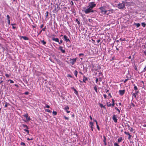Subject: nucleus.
Instances as JSON below:
<instances>
[{
  "instance_id": "79ce46f5",
  "label": "nucleus",
  "mask_w": 146,
  "mask_h": 146,
  "mask_svg": "<svg viewBox=\"0 0 146 146\" xmlns=\"http://www.w3.org/2000/svg\"><path fill=\"white\" fill-rule=\"evenodd\" d=\"M46 106L45 107H44V108H50V106L48 105H46Z\"/></svg>"
},
{
  "instance_id": "a19ab883",
  "label": "nucleus",
  "mask_w": 146,
  "mask_h": 146,
  "mask_svg": "<svg viewBox=\"0 0 146 146\" xmlns=\"http://www.w3.org/2000/svg\"><path fill=\"white\" fill-rule=\"evenodd\" d=\"M33 139V138H31V139H30L29 138H28L27 139L28 141H30L31 140H32Z\"/></svg>"
},
{
  "instance_id": "6e6d98bb",
  "label": "nucleus",
  "mask_w": 146,
  "mask_h": 146,
  "mask_svg": "<svg viewBox=\"0 0 146 146\" xmlns=\"http://www.w3.org/2000/svg\"><path fill=\"white\" fill-rule=\"evenodd\" d=\"M132 95L133 96H134L135 98H136V95H135V94L133 93V94Z\"/></svg>"
},
{
  "instance_id": "13d9d810",
  "label": "nucleus",
  "mask_w": 146,
  "mask_h": 146,
  "mask_svg": "<svg viewBox=\"0 0 146 146\" xmlns=\"http://www.w3.org/2000/svg\"><path fill=\"white\" fill-rule=\"evenodd\" d=\"M98 78H96V83H97L98 82Z\"/></svg>"
},
{
  "instance_id": "37998d69",
  "label": "nucleus",
  "mask_w": 146,
  "mask_h": 146,
  "mask_svg": "<svg viewBox=\"0 0 146 146\" xmlns=\"http://www.w3.org/2000/svg\"><path fill=\"white\" fill-rule=\"evenodd\" d=\"M46 29V27H44V28H43L41 30L42 31H45V29Z\"/></svg>"
},
{
  "instance_id": "49530a36",
  "label": "nucleus",
  "mask_w": 146,
  "mask_h": 146,
  "mask_svg": "<svg viewBox=\"0 0 146 146\" xmlns=\"http://www.w3.org/2000/svg\"><path fill=\"white\" fill-rule=\"evenodd\" d=\"M64 117L65 119H66L68 120L69 119V118L66 117V116H64Z\"/></svg>"
},
{
  "instance_id": "e433bc0d",
  "label": "nucleus",
  "mask_w": 146,
  "mask_h": 146,
  "mask_svg": "<svg viewBox=\"0 0 146 146\" xmlns=\"http://www.w3.org/2000/svg\"><path fill=\"white\" fill-rule=\"evenodd\" d=\"M114 146H119L118 144L117 143H114Z\"/></svg>"
},
{
  "instance_id": "39448f33",
  "label": "nucleus",
  "mask_w": 146,
  "mask_h": 146,
  "mask_svg": "<svg viewBox=\"0 0 146 146\" xmlns=\"http://www.w3.org/2000/svg\"><path fill=\"white\" fill-rule=\"evenodd\" d=\"M90 126L91 127V129L92 130V131H93V129H94V124L92 122H90Z\"/></svg>"
},
{
  "instance_id": "8fccbe9b",
  "label": "nucleus",
  "mask_w": 146,
  "mask_h": 146,
  "mask_svg": "<svg viewBox=\"0 0 146 146\" xmlns=\"http://www.w3.org/2000/svg\"><path fill=\"white\" fill-rule=\"evenodd\" d=\"M8 23L9 25L10 24V20H8Z\"/></svg>"
},
{
  "instance_id": "7ed1b4c3",
  "label": "nucleus",
  "mask_w": 146,
  "mask_h": 146,
  "mask_svg": "<svg viewBox=\"0 0 146 146\" xmlns=\"http://www.w3.org/2000/svg\"><path fill=\"white\" fill-rule=\"evenodd\" d=\"M94 12L93 10H91L89 7L84 10V12L86 14H88L90 12Z\"/></svg>"
},
{
  "instance_id": "9b49d317",
  "label": "nucleus",
  "mask_w": 146,
  "mask_h": 146,
  "mask_svg": "<svg viewBox=\"0 0 146 146\" xmlns=\"http://www.w3.org/2000/svg\"><path fill=\"white\" fill-rule=\"evenodd\" d=\"M52 40L55 41L56 42H59V39L58 38H55L54 37H52Z\"/></svg>"
},
{
  "instance_id": "393cba45",
  "label": "nucleus",
  "mask_w": 146,
  "mask_h": 146,
  "mask_svg": "<svg viewBox=\"0 0 146 146\" xmlns=\"http://www.w3.org/2000/svg\"><path fill=\"white\" fill-rule=\"evenodd\" d=\"M45 111H47L49 113H51L52 112V111H50V110H48V109H46L45 110Z\"/></svg>"
},
{
  "instance_id": "4be33fe9",
  "label": "nucleus",
  "mask_w": 146,
  "mask_h": 146,
  "mask_svg": "<svg viewBox=\"0 0 146 146\" xmlns=\"http://www.w3.org/2000/svg\"><path fill=\"white\" fill-rule=\"evenodd\" d=\"M24 131H26L27 133V134H29V130H28L27 129H24Z\"/></svg>"
},
{
  "instance_id": "a878e982",
  "label": "nucleus",
  "mask_w": 146,
  "mask_h": 146,
  "mask_svg": "<svg viewBox=\"0 0 146 146\" xmlns=\"http://www.w3.org/2000/svg\"><path fill=\"white\" fill-rule=\"evenodd\" d=\"M94 89L95 90V91L97 93L98 92L97 90V88L96 86H95L94 88Z\"/></svg>"
},
{
  "instance_id": "5fc2aeb1",
  "label": "nucleus",
  "mask_w": 146,
  "mask_h": 146,
  "mask_svg": "<svg viewBox=\"0 0 146 146\" xmlns=\"http://www.w3.org/2000/svg\"><path fill=\"white\" fill-rule=\"evenodd\" d=\"M104 97L105 98H106L107 97V95L106 94H104Z\"/></svg>"
},
{
  "instance_id": "cd10ccee",
  "label": "nucleus",
  "mask_w": 146,
  "mask_h": 146,
  "mask_svg": "<svg viewBox=\"0 0 146 146\" xmlns=\"http://www.w3.org/2000/svg\"><path fill=\"white\" fill-rule=\"evenodd\" d=\"M22 125L24 126V127H26V128H27V129H29V127H28L27 126V125H25V124H23Z\"/></svg>"
},
{
  "instance_id": "774afa93",
  "label": "nucleus",
  "mask_w": 146,
  "mask_h": 146,
  "mask_svg": "<svg viewBox=\"0 0 146 146\" xmlns=\"http://www.w3.org/2000/svg\"><path fill=\"white\" fill-rule=\"evenodd\" d=\"M146 66L145 67V68L144 69V71L146 70Z\"/></svg>"
},
{
  "instance_id": "c756f323",
  "label": "nucleus",
  "mask_w": 146,
  "mask_h": 146,
  "mask_svg": "<svg viewBox=\"0 0 146 146\" xmlns=\"http://www.w3.org/2000/svg\"><path fill=\"white\" fill-rule=\"evenodd\" d=\"M128 135H129L128 139H130L131 138V135L129 133H128Z\"/></svg>"
},
{
  "instance_id": "6ab92c4d",
  "label": "nucleus",
  "mask_w": 146,
  "mask_h": 146,
  "mask_svg": "<svg viewBox=\"0 0 146 146\" xmlns=\"http://www.w3.org/2000/svg\"><path fill=\"white\" fill-rule=\"evenodd\" d=\"M74 93L77 95H78V92L76 90V89H74Z\"/></svg>"
},
{
  "instance_id": "1a4fd4ad",
  "label": "nucleus",
  "mask_w": 146,
  "mask_h": 146,
  "mask_svg": "<svg viewBox=\"0 0 146 146\" xmlns=\"http://www.w3.org/2000/svg\"><path fill=\"white\" fill-rule=\"evenodd\" d=\"M112 119L116 123L117 122V119L116 118L115 115H113Z\"/></svg>"
},
{
  "instance_id": "338daca9",
  "label": "nucleus",
  "mask_w": 146,
  "mask_h": 146,
  "mask_svg": "<svg viewBox=\"0 0 146 146\" xmlns=\"http://www.w3.org/2000/svg\"><path fill=\"white\" fill-rule=\"evenodd\" d=\"M139 92V91L135 92V94H137Z\"/></svg>"
},
{
  "instance_id": "3c124183",
  "label": "nucleus",
  "mask_w": 146,
  "mask_h": 146,
  "mask_svg": "<svg viewBox=\"0 0 146 146\" xmlns=\"http://www.w3.org/2000/svg\"><path fill=\"white\" fill-rule=\"evenodd\" d=\"M96 126H97V128L98 129V130H100V128H99V127L98 125H97Z\"/></svg>"
},
{
  "instance_id": "e2e57ef3",
  "label": "nucleus",
  "mask_w": 146,
  "mask_h": 146,
  "mask_svg": "<svg viewBox=\"0 0 146 146\" xmlns=\"http://www.w3.org/2000/svg\"><path fill=\"white\" fill-rule=\"evenodd\" d=\"M97 41L98 43H99V42H100V39L98 40H97Z\"/></svg>"
},
{
  "instance_id": "a211bd4d",
  "label": "nucleus",
  "mask_w": 146,
  "mask_h": 146,
  "mask_svg": "<svg viewBox=\"0 0 146 146\" xmlns=\"http://www.w3.org/2000/svg\"><path fill=\"white\" fill-rule=\"evenodd\" d=\"M40 41L41 43H42L43 45H45L46 43V42L44 40H41Z\"/></svg>"
},
{
  "instance_id": "c9c22d12",
  "label": "nucleus",
  "mask_w": 146,
  "mask_h": 146,
  "mask_svg": "<svg viewBox=\"0 0 146 146\" xmlns=\"http://www.w3.org/2000/svg\"><path fill=\"white\" fill-rule=\"evenodd\" d=\"M134 89L135 90H137V88L136 86H135L134 87Z\"/></svg>"
},
{
  "instance_id": "69168bd1",
  "label": "nucleus",
  "mask_w": 146,
  "mask_h": 146,
  "mask_svg": "<svg viewBox=\"0 0 146 146\" xmlns=\"http://www.w3.org/2000/svg\"><path fill=\"white\" fill-rule=\"evenodd\" d=\"M42 31L41 30L39 33H38V35H39L42 32Z\"/></svg>"
},
{
  "instance_id": "72a5a7b5",
  "label": "nucleus",
  "mask_w": 146,
  "mask_h": 146,
  "mask_svg": "<svg viewBox=\"0 0 146 146\" xmlns=\"http://www.w3.org/2000/svg\"><path fill=\"white\" fill-rule=\"evenodd\" d=\"M76 22H77V23L79 25L80 24V22L78 21V20L77 19H76Z\"/></svg>"
},
{
  "instance_id": "20e7f679",
  "label": "nucleus",
  "mask_w": 146,
  "mask_h": 146,
  "mask_svg": "<svg viewBox=\"0 0 146 146\" xmlns=\"http://www.w3.org/2000/svg\"><path fill=\"white\" fill-rule=\"evenodd\" d=\"M77 58H76L72 59H70V63L72 65H74L75 62H76Z\"/></svg>"
},
{
  "instance_id": "7c9ffc66",
  "label": "nucleus",
  "mask_w": 146,
  "mask_h": 146,
  "mask_svg": "<svg viewBox=\"0 0 146 146\" xmlns=\"http://www.w3.org/2000/svg\"><path fill=\"white\" fill-rule=\"evenodd\" d=\"M57 112L56 111H53V112H52V113L53 114H54V115H56L57 114Z\"/></svg>"
},
{
  "instance_id": "ddd939ff",
  "label": "nucleus",
  "mask_w": 146,
  "mask_h": 146,
  "mask_svg": "<svg viewBox=\"0 0 146 146\" xmlns=\"http://www.w3.org/2000/svg\"><path fill=\"white\" fill-rule=\"evenodd\" d=\"M99 9L101 11L102 13H103L104 11L105 10V9L103 7L99 8Z\"/></svg>"
},
{
  "instance_id": "0e129e2a",
  "label": "nucleus",
  "mask_w": 146,
  "mask_h": 146,
  "mask_svg": "<svg viewBox=\"0 0 146 146\" xmlns=\"http://www.w3.org/2000/svg\"><path fill=\"white\" fill-rule=\"evenodd\" d=\"M124 133H125V134H127V135H128V133H128V132H126V131L125 132H124Z\"/></svg>"
},
{
  "instance_id": "4d7b16f0",
  "label": "nucleus",
  "mask_w": 146,
  "mask_h": 146,
  "mask_svg": "<svg viewBox=\"0 0 146 146\" xmlns=\"http://www.w3.org/2000/svg\"><path fill=\"white\" fill-rule=\"evenodd\" d=\"M29 93L28 92H25V95H28L29 94Z\"/></svg>"
},
{
  "instance_id": "4c0bfd02",
  "label": "nucleus",
  "mask_w": 146,
  "mask_h": 146,
  "mask_svg": "<svg viewBox=\"0 0 146 146\" xmlns=\"http://www.w3.org/2000/svg\"><path fill=\"white\" fill-rule=\"evenodd\" d=\"M115 109L117 110V111H118V112H119V113H120V110H119L118 109V108H117V107H116L115 108Z\"/></svg>"
},
{
  "instance_id": "ea45409f",
  "label": "nucleus",
  "mask_w": 146,
  "mask_h": 146,
  "mask_svg": "<svg viewBox=\"0 0 146 146\" xmlns=\"http://www.w3.org/2000/svg\"><path fill=\"white\" fill-rule=\"evenodd\" d=\"M67 77H68L72 78V76L70 74H68Z\"/></svg>"
},
{
  "instance_id": "4468645a",
  "label": "nucleus",
  "mask_w": 146,
  "mask_h": 146,
  "mask_svg": "<svg viewBox=\"0 0 146 146\" xmlns=\"http://www.w3.org/2000/svg\"><path fill=\"white\" fill-rule=\"evenodd\" d=\"M55 8L53 10V11H55L56 9V8H58V5L57 4H56L54 5Z\"/></svg>"
},
{
  "instance_id": "f257e3e1",
  "label": "nucleus",
  "mask_w": 146,
  "mask_h": 146,
  "mask_svg": "<svg viewBox=\"0 0 146 146\" xmlns=\"http://www.w3.org/2000/svg\"><path fill=\"white\" fill-rule=\"evenodd\" d=\"M116 7L119 9H122L125 7V2L123 1L122 3H119L117 4Z\"/></svg>"
},
{
  "instance_id": "052dcab7",
  "label": "nucleus",
  "mask_w": 146,
  "mask_h": 146,
  "mask_svg": "<svg viewBox=\"0 0 146 146\" xmlns=\"http://www.w3.org/2000/svg\"><path fill=\"white\" fill-rule=\"evenodd\" d=\"M7 103H6L5 105V107H7Z\"/></svg>"
},
{
  "instance_id": "603ef678",
  "label": "nucleus",
  "mask_w": 146,
  "mask_h": 146,
  "mask_svg": "<svg viewBox=\"0 0 146 146\" xmlns=\"http://www.w3.org/2000/svg\"><path fill=\"white\" fill-rule=\"evenodd\" d=\"M79 56H83L84 54L82 53H80L79 54Z\"/></svg>"
},
{
  "instance_id": "2eb2a0df",
  "label": "nucleus",
  "mask_w": 146,
  "mask_h": 146,
  "mask_svg": "<svg viewBox=\"0 0 146 146\" xmlns=\"http://www.w3.org/2000/svg\"><path fill=\"white\" fill-rule=\"evenodd\" d=\"M88 79L85 76H84L83 82L86 83V81Z\"/></svg>"
},
{
  "instance_id": "aec40b11",
  "label": "nucleus",
  "mask_w": 146,
  "mask_h": 146,
  "mask_svg": "<svg viewBox=\"0 0 146 146\" xmlns=\"http://www.w3.org/2000/svg\"><path fill=\"white\" fill-rule=\"evenodd\" d=\"M141 25L143 27H145L146 24L144 23H141Z\"/></svg>"
},
{
  "instance_id": "c03bdc74",
  "label": "nucleus",
  "mask_w": 146,
  "mask_h": 146,
  "mask_svg": "<svg viewBox=\"0 0 146 146\" xmlns=\"http://www.w3.org/2000/svg\"><path fill=\"white\" fill-rule=\"evenodd\" d=\"M21 145H25V143L23 142H21Z\"/></svg>"
},
{
  "instance_id": "f03ea898",
  "label": "nucleus",
  "mask_w": 146,
  "mask_h": 146,
  "mask_svg": "<svg viewBox=\"0 0 146 146\" xmlns=\"http://www.w3.org/2000/svg\"><path fill=\"white\" fill-rule=\"evenodd\" d=\"M96 4L94 3V2H92L89 3V5L88 7H89L91 10L96 6Z\"/></svg>"
},
{
  "instance_id": "473e14b6",
  "label": "nucleus",
  "mask_w": 146,
  "mask_h": 146,
  "mask_svg": "<svg viewBox=\"0 0 146 146\" xmlns=\"http://www.w3.org/2000/svg\"><path fill=\"white\" fill-rule=\"evenodd\" d=\"M56 60L59 64L60 62V60L58 59H56Z\"/></svg>"
},
{
  "instance_id": "f8f14e48",
  "label": "nucleus",
  "mask_w": 146,
  "mask_h": 146,
  "mask_svg": "<svg viewBox=\"0 0 146 146\" xmlns=\"http://www.w3.org/2000/svg\"><path fill=\"white\" fill-rule=\"evenodd\" d=\"M21 37L23 38L25 40H28L29 39V38L26 36H22Z\"/></svg>"
},
{
  "instance_id": "dca6fc26",
  "label": "nucleus",
  "mask_w": 146,
  "mask_h": 146,
  "mask_svg": "<svg viewBox=\"0 0 146 146\" xmlns=\"http://www.w3.org/2000/svg\"><path fill=\"white\" fill-rule=\"evenodd\" d=\"M74 74L75 76L76 77H77V74H78V72L77 70H75L74 71Z\"/></svg>"
},
{
  "instance_id": "bf43d9fd",
  "label": "nucleus",
  "mask_w": 146,
  "mask_h": 146,
  "mask_svg": "<svg viewBox=\"0 0 146 146\" xmlns=\"http://www.w3.org/2000/svg\"><path fill=\"white\" fill-rule=\"evenodd\" d=\"M111 106H112L113 107L114 106L115 104L114 102H113V103L112 104H111Z\"/></svg>"
},
{
  "instance_id": "f704fd0d",
  "label": "nucleus",
  "mask_w": 146,
  "mask_h": 146,
  "mask_svg": "<svg viewBox=\"0 0 146 146\" xmlns=\"http://www.w3.org/2000/svg\"><path fill=\"white\" fill-rule=\"evenodd\" d=\"M7 18L8 20H10V17L9 15H7Z\"/></svg>"
},
{
  "instance_id": "a18cd8bd",
  "label": "nucleus",
  "mask_w": 146,
  "mask_h": 146,
  "mask_svg": "<svg viewBox=\"0 0 146 146\" xmlns=\"http://www.w3.org/2000/svg\"><path fill=\"white\" fill-rule=\"evenodd\" d=\"M5 76L7 77V78H9V76L8 74H5Z\"/></svg>"
},
{
  "instance_id": "bb28decb",
  "label": "nucleus",
  "mask_w": 146,
  "mask_h": 146,
  "mask_svg": "<svg viewBox=\"0 0 146 146\" xmlns=\"http://www.w3.org/2000/svg\"><path fill=\"white\" fill-rule=\"evenodd\" d=\"M100 105L101 108H105V106H103L102 104H100Z\"/></svg>"
},
{
  "instance_id": "de8ad7c7",
  "label": "nucleus",
  "mask_w": 146,
  "mask_h": 146,
  "mask_svg": "<svg viewBox=\"0 0 146 146\" xmlns=\"http://www.w3.org/2000/svg\"><path fill=\"white\" fill-rule=\"evenodd\" d=\"M62 42H63V41L62 40H61L60 41V42H59V44H60L61 43H62Z\"/></svg>"
},
{
  "instance_id": "0eeeda50",
  "label": "nucleus",
  "mask_w": 146,
  "mask_h": 146,
  "mask_svg": "<svg viewBox=\"0 0 146 146\" xmlns=\"http://www.w3.org/2000/svg\"><path fill=\"white\" fill-rule=\"evenodd\" d=\"M64 40L66 42L70 41L69 39L68 38V37L66 35L64 36Z\"/></svg>"
},
{
  "instance_id": "2f4dec72",
  "label": "nucleus",
  "mask_w": 146,
  "mask_h": 146,
  "mask_svg": "<svg viewBox=\"0 0 146 146\" xmlns=\"http://www.w3.org/2000/svg\"><path fill=\"white\" fill-rule=\"evenodd\" d=\"M121 140H122V138H119L118 139V142H120L121 141Z\"/></svg>"
},
{
  "instance_id": "9d476101",
  "label": "nucleus",
  "mask_w": 146,
  "mask_h": 146,
  "mask_svg": "<svg viewBox=\"0 0 146 146\" xmlns=\"http://www.w3.org/2000/svg\"><path fill=\"white\" fill-rule=\"evenodd\" d=\"M62 48L63 47L62 46H60L59 47V49H60L63 53H65L66 52V51L64 50H63Z\"/></svg>"
},
{
  "instance_id": "864d4df0",
  "label": "nucleus",
  "mask_w": 146,
  "mask_h": 146,
  "mask_svg": "<svg viewBox=\"0 0 146 146\" xmlns=\"http://www.w3.org/2000/svg\"><path fill=\"white\" fill-rule=\"evenodd\" d=\"M128 80V79H125V80H124V82L125 83H126V82H127V81Z\"/></svg>"
},
{
  "instance_id": "680f3d73",
  "label": "nucleus",
  "mask_w": 146,
  "mask_h": 146,
  "mask_svg": "<svg viewBox=\"0 0 146 146\" xmlns=\"http://www.w3.org/2000/svg\"><path fill=\"white\" fill-rule=\"evenodd\" d=\"M43 26H44L43 24L41 25L40 26V28H42L43 27Z\"/></svg>"
},
{
  "instance_id": "6e6552de",
  "label": "nucleus",
  "mask_w": 146,
  "mask_h": 146,
  "mask_svg": "<svg viewBox=\"0 0 146 146\" xmlns=\"http://www.w3.org/2000/svg\"><path fill=\"white\" fill-rule=\"evenodd\" d=\"M23 116L25 117L28 120H30V117H28V115L27 113H26L25 114V115H23Z\"/></svg>"
},
{
  "instance_id": "58836bf2",
  "label": "nucleus",
  "mask_w": 146,
  "mask_h": 146,
  "mask_svg": "<svg viewBox=\"0 0 146 146\" xmlns=\"http://www.w3.org/2000/svg\"><path fill=\"white\" fill-rule=\"evenodd\" d=\"M46 17L47 18L48 17V11H47L46 12Z\"/></svg>"
},
{
  "instance_id": "5701e85b",
  "label": "nucleus",
  "mask_w": 146,
  "mask_h": 146,
  "mask_svg": "<svg viewBox=\"0 0 146 146\" xmlns=\"http://www.w3.org/2000/svg\"><path fill=\"white\" fill-rule=\"evenodd\" d=\"M69 108L68 106H66L64 108V110H69Z\"/></svg>"
},
{
  "instance_id": "412c9836",
  "label": "nucleus",
  "mask_w": 146,
  "mask_h": 146,
  "mask_svg": "<svg viewBox=\"0 0 146 146\" xmlns=\"http://www.w3.org/2000/svg\"><path fill=\"white\" fill-rule=\"evenodd\" d=\"M107 105L108 107L111 106V104L110 102H108L107 104Z\"/></svg>"
},
{
  "instance_id": "c85d7f7f",
  "label": "nucleus",
  "mask_w": 146,
  "mask_h": 146,
  "mask_svg": "<svg viewBox=\"0 0 146 146\" xmlns=\"http://www.w3.org/2000/svg\"><path fill=\"white\" fill-rule=\"evenodd\" d=\"M8 82L10 81V83H14V82L13 81L10 79L8 80Z\"/></svg>"
},
{
  "instance_id": "f3484780",
  "label": "nucleus",
  "mask_w": 146,
  "mask_h": 146,
  "mask_svg": "<svg viewBox=\"0 0 146 146\" xmlns=\"http://www.w3.org/2000/svg\"><path fill=\"white\" fill-rule=\"evenodd\" d=\"M134 25H136L137 26V27L138 28L140 26V24L139 23H134Z\"/></svg>"
},
{
  "instance_id": "b1692460",
  "label": "nucleus",
  "mask_w": 146,
  "mask_h": 146,
  "mask_svg": "<svg viewBox=\"0 0 146 146\" xmlns=\"http://www.w3.org/2000/svg\"><path fill=\"white\" fill-rule=\"evenodd\" d=\"M103 137L104 138V139L103 141V142H106V137H105V136H104Z\"/></svg>"
},
{
  "instance_id": "423d86ee",
  "label": "nucleus",
  "mask_w": 146,
  "mask_h": 146,
  "mask_svg": "<svg viewBox=\"0 0 146 146\" xmlns=\"http://www.w3.org/2000/svg\"><path fill=\"white\" fill-rule=\"evenodd\" d=\"M125 92V90H119V93L121 96L123 95L124 94Z\"/></svg>"
},
{
  "instance_id": "09e8293b",
  "label": "nucleus",
  "mask_w": 146,
  "mask_h": 146,
  "mask_svg": "<svg viewBox=\"0 0 146 146\" xmlns=\"http://www.w3.org/2000/svg\"><path fill=\"white\" fill-rule=\"evenodd\" d=\"M107 12V11L104 10V11H103V12H104V14H106V13Z\"/></svg>"
}]
</instances>
